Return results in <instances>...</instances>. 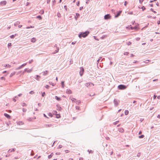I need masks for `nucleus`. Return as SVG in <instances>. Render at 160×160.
Instances as JSON below:
<instances>
[{
    "label": "nucleus",
    "mask_w": 160,
    "mask_h": 160,
    "mask_svg": "<svg viewBox=\"0 0 160 160\" xmlns=\"http://www.w3.org/2000/svg\"><path fill=\"white\" fill-rule=\"evenodd\" d=\"M88 31H86L85 32H81L78 35V37L80 38H81L82 37L85 38L87 37L89 33Z\"/></svg>",
    "instance_id": "1"
},
{
    "label": "nucleus",
    "mask_w": 160,
    "mask_h": 160,
    "mask_svg": "<svg viewBox=\"0 0 160 160\" xmlns=\"http://www.w3.org/2000/svg\"><path fill=\"white\" fill-rule=\"evenodd\" d=\"M118 88L120 90H123L127 88V86L124 85H120L118 87Z\"/></svg>",
    "instance_id": "2"
},
{
    "label": "nucleus",
    "mask_w": 160,
    "mask_h": 160,
    "mask_svg": "<svg viewBox=\"0 0 160 160\" xmlns=\"http://www.w3.org/2000/svg\"><path fill=\"white\" fill-rule=\"evenodd\" d=\"M119 100H117L116 99H114V106H117L118 104V103H119Z\"/></svg>",
    "instance_id": "3"
},
{
    "label": "nucleus",
    "mask_w": 160,
    "mask_h": 160,
    "mask_svg": "<svg viewBox=\"0 0 160 160\" xmlns=\"http://www.w3.org/2000/svg\"><path fill=\"white\" fill-rule=\"evenodd\" d=\"M111 18V16L109 14H107L104 16V18L105 19L107 20Z\"/></svg>",
    "instance_id": "4"
},
{
    "label": "nucleus",
    "mask_w": 160,
    "mask_h": 160,
    "mask_svg": "<svg viewBox=\"0 0 160 160\" xmlns=\"http://www.w3.org/2000/svg\"><path fill=\"white\" fill-rule=\"evenodd\" d=\"M91 84L92 85V86L94 85V84L92 82L86 83L85 84V85L87 87H89L91 86Z\"/></svg>",
    "instance_id": "5"
},
{
    "label": "nucleus",
    "mask_w": 160,
    "mask_h": 160,
    "mask_svg": "<svg viewBox=\"0 0 160 160\" xmlns=\"http://www.w3.org/2000/svg\"><path fill=\"white\" fill-rule=\"evenodd\" d=\"M84 71V70L83 68L80 69V70L79 72V73L81 76H82V75L83 74Z\"/></svg>",
    "instance_id": "6"
},
{
    "label": "nucleus",
    "mask_w": 160,
    "mask_h": 160,
    "mask_svg": "<svg viewBox=\"0 0 160 160\" xmlns=\"http://www.w3.org/2000/svg\"><path fill=\"white\" fill-rule=\"evenodd\" d=\"M7 2L6 1H3L0 2V5L2 6L5 5L6 4Z\"/></svg>",
    "instance_id": "7"
},
{
    "label": "nucleus",
    "mask_w": 160,
    "mask_h": 160,
    "mask_svg": "<svg viewBox=\"0 0 160 160\" xmlns=\"http://www.w3.org/2000/svg\"><path fill=\"white\" fill-rule=\"evenodd\" d=\"M122 12V11H118V13L116 15H115V18H118V16H119L121 14V12Z\"/></svg>",
    "instance_id": "8"
},
{
    "label": "nucleus",
    "mask_w": 160,
    "mask_h": 160,
    "mask_svg": "<svg viewBox=\"0 0 160 160\" xmlns=\"http://www.w3.org/2000/svg\"><path fill=\"white\" fill-rule=\"evenodd\" d=\"M52 126H53V125L51 124H46L44 125V126L43 127L47 128V127H52Z\"/></svg>",
    "instance_id": "9"
},
{
    "label": "nucleus",
    "mask_w": 160,
    "mask_h": 160,
    "mask_svg": "<svg viewBox=\"0 0 160 160\" xmlns=\"http://www.w3.org/2000/svg\"><path fill=\"white\" fill-rule=\"evenodd\" d=\"M67 93L70 94L72 93V91L70 89H67L66 91Z\"/></svg>",
    "instance_id": "10"
},
{
    "label": "nucleus",
    "mask_w": 160,
    "mask_h": 160,
    "mask_svg": "<svg viewBox=\"0 0 160 160\" xmlns=\"http://www.w3.org/2000/svg\"><path fill=\"white\" fill-rule=\"evenodd\" d=\"M4 115L8 119H9L10 118V116L8 114L5 113L4 114Z\"/></svg>",
    "instance_id": "11"
},
{
    "label": "nucleus",
    "mask_w": 160,
    "mask_h": 160,
    "mask_svg": "<svg viewBox=\"0 0 160 160\" xmlns=\"http://www.w3.org/2000/svg\"><path fill=\"white\" fill-rule=\"evenodd\" d=\"M31 41L32 42H34L36 41V39L35 38H33L31 39Z\"/></svg>",
    "instance_id": "12"
},
{
    "label": "nucleus",
    "mask_w": 160,
    "mask_h": 160,
    "mask_svg": "<svg viewBox=\"0 0 160 160\" xmlns=\"http://www.w3.org/2000/svg\"><path fill=\"white\" fill-rule=\"evenodd\" d=\"M55 98L58 101H60L61 100V99L60 98L58 97L57 96H55Z\"/></svg>",
    "instance_id": "13"
},
{
    "label": "nucleus",
    "mask_w": 160,
    "mask_h": 160,
    "mask_svg": "<svg viewBox=\"0 0 160 160\" xmlns=\"http://www.w3.org/2000/svg\"><path fill=\"white\" fill-rule=\"evenodd\" d=\"M131 29H136L137 28V26H135L134 27H131Z\"/></svg>",
    "instance_id": "14"
},
{
    "label": "nucleus",
    "mask_w": 160,
    "mask_h": 160,
    "mask_svg": "<svg viewBox=\"0 0 160 160\" xmlns=\"http://www.w3.org/2000/svg\"><path fill=\"white\" fill-rule=\"evenodd\" d=\"M123 131H124V130H123V129L122 128H120L119 129V131L120 132H123Z\"/></svg>",
    "instance_id": "15"
},
{
    "label": "nucleus",
    "mask_w": 160,
    "mask_h": 160,
    "mask_svg": "<svg viewBox=\"0 0 160 160\" xmlns=\"http://www.w3.org/2000/svg\"><path fill=\"white\" fill-rule=\"evenodd\" d=\"M80 16V14L78 13H76V16H75V18L76 20L77 19V18Z\"/></svg>",
    "instance_id": "16"
},
{
    "label": "nucleus",
    "mask_w": 160,
    "mask_h": 160,
    "mask_svg": "<svg viewBox=\"0 0 160 160\" xmlns=\"http://www.w3.org/2000/svg\"><path fill=\"white\" fill-rule=\"evenodd\" d=\"M15 149H10L8 151V152H14L15 151Z\"/></svg>",
    "instance_id": "17"
},
{
    "label": "nucleus",
    "mask_w": 160,
    "mask_h": 160,
    "mask_svg": "<svg viewBox=\"0 0 160 160\" xmlns=\"http://www.w3.org/2000/svg\"><path fill=\"white\" fill-rule=\"evenodd\" d=\"M48 72V71L47 70L43 72L42 73H43V75H46L47 74Z\"/></svg>",
    "instance_id": "18"
},
{
    "label": "nucleus",
    "mask_w": 160,
    "mask_h": 160,
    "mask_svg": "<svg viewBox=\"0 0 160 160\" xmlns=\"http://www.w3.org/2000/svg\"><path fill=\"white\" fill-rule=\"evenodd\" d=\"M40 76H39L37 75L36 76V77H35V79L36 80L39 81V78H40Z\"/></svg>",
    "instance_id": "19"
},
{
    "label": "nucleus",
    "mask_w": 160,
    "mask_h": 160,
    "mask_svg": "<svg viewBox=\"0 0 160 160\" xmlns=\"http://www.w3.org/2000/svg\"><path fill=\"white\" fill-rule=\"evenodd\" d=\"M15 73H16V72H13L11 74H10V77H12V76L13 75H14Z\"/></svg>",
    "instance_id": "20"
},
{
    "label": "nucleus",
    "mask_w": 160,
    "mask_h": 160,
    "mask_svg": "<svg viewBox=\"0 0 160 160\" xmlns=\"http://www.w3.org/2000/svg\"><path fill=\"white\" fill-rule=\"evenodd\" d=\"M17 123L19 125H22L23 124V123L22 122H17Z\"/></svg>",
    "instance_id": "21"
},
{
    "label": "nucleus",
    "mask_w": 160,
    "mask_h": 160,
    "mask_svg": "<svg viewBox=\"0 0 160 160\" xmlns=\"http://www.w3.org/2000/svg\"><path fill=\"white\" fill-rule=\"evenodd\" d=\"M17 34H15V35H12L10 36V37L12 38H13Z\"/></svg>",
    "instance_id": "22"
},
{
    "label": "nucleus",
    "mask_w": 160,
    "mask_h": 160,
    "mask_svg": "<svg viewBox=\"0 0 160 160\" xmlns=\"http://www.w3.org/2000/svg\"><path fill=\"white\" fill-rule=\"evenodd\" d=\"M20 23V22H19L18 21L17 22L15 23L14 26H17Z\"/></svg>",
    "instance_id": "23"
},
{
    "label": "nucleus",
    "mask_w": 160,
    "mask_h": 160,
    "mask_svg": "<svg viewBox=\"0 0 160 160\" xmlns=\"http://www.w3.org/2000/svg\"><path fill=\"white\" fill-rule=\"evenodd\" d=\"M4 67H8L9 68H10L11 67V66L9 64H6L5 65Z\"/></svg>",
    "instance_id": "24"
},
{
    "label": "nucleus",
    "mask_w": 160,
    "mask_h": 160,
    "mask_svg": "<svg viewBox=\"0 0 160 160\" xmlns=\"http://www.w3.org/2000/svg\"><path fill=\"white\" fill-rule=\"evenodd\" d=\"M71 100L72 102H75L76 101V99L73 98H72Z\"/></svg>",
    "instance_id": "25"
},
{
    "label": "nucleus",
    "mask_w": 160,
    "mask_h": 160,
    "mask_svg": "<svg viewBox=\"0 0 160 160\" xmlns=\"http://www.w3.org/2000/svg\"><path fill=\"white\" fill-rule=\"evenodd\" d=\"M62 86V88H64V81H62L61 83Z\"/></svg>",
    "instance_id": "26"
},
{
    "label": "nucleus",
    "mask_w": 160,
    "mask_h": 160,
    "mask_svg": "<svg viewBox=\"0 0 160 160\" xmlns=\"http://www.w3.org/2000/svg\"><path fill=\"white\" fill-rule=\"evenodd\" d=\"M49 83L50 85H52V86H54L55 85V84L52 83V82H49Z\"/></svg>",
    "instance_id": "27"
},
{
    "label": "nucleus",
    "mask_w": 160,
    "mask_h": 160,
    "mask_svg": "<svg viewBox=\"0 0 160 160\" xmlns=\"http://www.w3.org/2000/svg\"><path fill=\"white\" fill-rule=\"evenodd\" d=\"M128 113V111L127 110H126L125 111V115H127Z\"/></svg>",
    "instance_id": "28"
},
{
    "label": "nucleus",
    "mask_w": 160,
    "mask_h": 160,
    "mask_svg": "<svg viewBox=\"0 0 160 160\" xmlns=\"http://www.w3.org/2000/svg\"><path fill=\"white\" fill-rule=\"evenodd\" d=\"M101 58H102L101 57H100L99 58V59H98V60H97V64L99 62V61L100 60V59H101Z\"/></svg>",
    "instance_id": "29"
},
{
    "label": "nucleus",
    "mask_w": 160,
    "mask_h": 160,
    "mask_svg": "<svg viewBox=\"0 0 160 160\" xmlns=\"http://www.w3.org/2000/svg\"><path fill=\"white\" fill-rule=\"evenodd\" d=\"M144 137V136L143 135H141L139 136V138H143Z\"/></svg>",
    "instance_id": "30"
},
{
    "label": "nucleus",
    "mask_w": 160,
    "mask_h": 160,
    "mask_svg": "<svg viewBox=\"0 0 160 160\" xmlns=\"http://www.w3.org/2000/svg\"><path fill=\"white\" fill-rule=\"evenodd\" d=\"M27 64V63H24L21 66L22 67V68L24 67Z\"/></svg>",
    "instance_id": "31"
},
{
    "label": "nucleus",
    "mask_w": 160,
    "mask_h": 160,
    "mask_svg": "<svg viewBox=\"0 0 160 160\" xmlns=\"http://www.w3.org/2000/svg\"><path fill=\"white\" fill-rule=\"evenodd\" d=\"M21 68H22V67L20 66L19 67H18V68H16V70H18L21 69Z\"/></svg>",
    "instance_id": "32"
},
{
    "label": "nucleus",
    "mask_w": 160,
    "mask_h": 160,
    "mask_svg": "<svg viewBox=\"0 0 160 160\" xmlns=\"http://www.w3.org/2000/svg\"><path fill=\"white\" fill-rule=\"evenodd\" d=\"M37 18H38L39 19H42L41 16L40 15L37 16Z\"/></svg>",
    "instance_id": "33"
},
{
    "label": "nucleus",
    "mask_w": 160,
    "mask_h": 160,
    "mask_svg": "<svg viewBox=\"0 0 160 160\" xmlns=\"http://www.w3.org/2000/svg\"><path fill=\"white\" fill-rule=\"evenodd\" d=\"M48 115L50 117H52V114L50 112H49L48 113Z\"/></svg>",
    "instance_id": "34"
},
{
    "label": "nucleus",
    "mask_w": 160,
    "mask_h": 160,
    "mask_svg": "<svg viewBox=\"0 0 160 160\" xmlns=\"http://www.w3.org/2000/svg\"><path fill=\"white\" fill-rule=\"evenodd\" d=\"M30 155L32 156H33L34 155V152L32 150V151Z\"/></svg>",
    "instance_id": "35"
},
{
    "label": "nucleus",
    "mask_w": 160,
    "mask_h": 160,
    "mask_svg": "<svg viewBox=\"0 0 160 160\" xmlns=\"http://www.w3.org/2000/svg\"><path fill=\"white\" fill-rule=\"evenodd\" d=\"M40 13L41 14H42L44 13V11L43 10H42L40 11Z\"/></svg>",
    "instance_id": "36"
},
{
    "label": "nucleus",
    "mask_w": 160,
    "mask_h": 160,
    "mask_svg": "<svg viewBox=\"0 0 160 160\" xmlns=\"http://www.w3.org/2000/svg\"><path fill=\"white\" fill-rule=\"evenodd\" d=\"M32 71V69H28V70L27 71L28 72H31Z\"/></svg>",
    "instance_id": "37"
},
{
    "label": "nucleus",
    "mask_w": 160,
    "mask_h": 160,
    "mask_svg": "<svg viewBox=\"0 0 160 160\" xmlns=\"http://www.w3.org/2000/svg\"><path fill=\"white\" fill-rule=\"evenodd\" d=\"M150 10L152 11L154 13H156V12L154 11L153 10V9H152V8H151L150 9Z\"/></svg>",
    "instance_id": "38"
},
{
    "label": "nucleus",
    "mask_w": 160,
    "mask_h": 160,
    "mask_svg": "<svg viewBox=\"0 0 160 160\" xmlns=\"http://www.w3.org/2000/svg\"><path fill=\"white\" fill-rule=\"evenodd\" d=\"M29 93L30 94H33L34 93V92L33 91H31L29 92Z\"/></svg>",
    "instance_id": "39"
},
{
    "label": "nucleus",
    "mask_w": 160,
    "mask_h": 160,
    "mask_svg": "<svg viewBox=\"0 0 160 160\" xmlns=\"http://www.w3.org/2000/svg\"><path fill=\"white\" fill-rule=\"evenodd\" d=\"M119 122V121H116V122H114L113 123V124L114 125H116V124H117Z\"/></svg>",
    "instance_id": "40"
},
{
    "label": "nucleus",
    "mask_w": 160,
    "mask_h": 160,
    "mask_svg": "<svg viewBox=\"0 0 160 160\" xmlns=\"http://www.w3.org/2000/svg\"><path fill=\"white\" fill-rule=\"evenodd\" d=\"M59 50V48H57V50L55 51V53H57L58 52V51ZM55 53V52L54 53Z\"/></svg>",
    "instance_id": "41"
},
{
    "label": "nucleus",
    "mask_w": 160,
    "mask_h": 160,
    "mask_svg": "<svg viewBox=\"0 0 160 160\" xmlns=\"http://www.w3.org/2000/svg\"><path fill=\"white\" fill-rule=\"evenodd\" d=\"M131 44V42H127V44L128 45H129Z\"/></svg>",
    "instance_id": "42"
},
{
    "label": "nucleus",
    "mask_w": 160,
    "mask_h": 160,
    "mask_svg": "<svg viewBox=\"0 0 160 160\" xmlns=\"http://www.w3.org/2000/svg\"><path fill=\"white\" fill-rule=\"evenodd\" d=\"M80 101L79 100V101H76V104H79L80 103Z\"/></svg>",
    "instance_id": "43"
},
{
    "label": "nucleus",
    "mask_w": 160,
    "mask_h": 160,
    "mask_svg": "<svg viewBox=\"0 0 160 160\" xmlns=\"http://www.w3.org/2000/svg\"><path fill=\"white\" fill-rule=\"evenodd\" d=\"M33 62V59H32L31 60H29L28 62V63H29V64H30L32 62Z\"/></svg>",
    "instance_id": "44"
},
{
    "label": "nucleus",
    "mask_w": 160,
    "mask_h": 160,
    "mask_svg": "<svg viewBox=\"0 0 160 160\" xmlns=\"http://www.w3.org/2000/svg\"><path fill=\"white\" fill-rule=\"evenodd\" d=\"M62 146L61 145H60L58 146V147L57 148L59 149V148H62Z\"/></svg>",
    "instance_id": "45"
},
{
    "label": "nucleus",
    "mask_w": 160,
    "mask_h": 160,
    "mask_svg": "<svg viewBox=\"0 0 160 160\" xmlns=\"http://www.w3.org/2000/svg\"><path fill=\"white\" fill-rule=\"evenodd\" d=\"M22 105L23 106H27V104L25 103H23L22 104Z\"/></svg>",
    "instance_id": "46"
},
{
    "label": "nucleus",
    "mask_w": 160,
    "mask_h": 160,
    "mask_svg": "<svg viewBox=\"0 0 160 160\" xmlns=\"http://www.w3.org/2000/svg\"><path fill=\"white\" fill-rule=\"evenodd\" d=\"M141 8L142 9V10L143 11L144 10H145L146 9L145 8V7L143 6Z\"/></svg>",
    "instance_id": "47"
},
{
    "label": "nucleus",
    "mask_w": 160,
    "mask_h": 160,
    "mask_svg": "<svg viewBox=\"0 0 160 160\" xmlns=\"http://www.w3.org/2000/svg\"><path fill=\"white\" fill-rule=\"evenodd\" d=\"M149 61H150V60H147L145 61L144 62H145L146 63H148V62Z\"/></svg>",
    "instance_id": "48"
},
{
    "label": "nucleus",
    "mask_w": 160,
    "mask_h": 160,
    "mask_svg": "<svg viewBox=\"0 0 160 160\" xmlns=\"http://www.w3.org/2000/svg\"><path fill=\"white\" fill-rule=\"evenodd\" d=\"M128 53H129L128 52H126L124 53V54L125 55H128Z\"/></svg>",
    "instance_id": "49"
},
{
    "label": "nucleus",
    "mask_w": 160,
    "mask_h": 160,
    "mask_svg": "<svg viewBox=\"0 0 160 160\" xmlns=\"http://www.w3.org/2000/svg\"><path fill=\"white\" fill-rule=\"evenodd\" d=\"M45 95V92H43L42 93V97H44V96Z\"/></svg>",
    "instance_id": "50"
},
{
    "label": "nucleus",
    "mask_w": 160,
    "mask_h": 160,
    "mask_svg": "<svg viewBox=\"0 0 160 160\" xmlns=\"http://www.w3.org/2000/svg\"><path fill=\"white\" fill-rule=\"evenodd\" d=\"M22 111H23V112H26L27 111V109H25L24 108H22Z\"/></svg>",
    "instance_id": "51"
},
{
    "label": "nucleus",
    "mask_w": 160,
    "mask_h": 160,
    "mask_svg": "<svg viewBox=\"0 0 160 160\" xmlns=\"http://www.w3.org/2000/svg\"><path fill=\"white\" fill-rule=\"evenodd\" d=\"M88 152H89V153H92L93 152V151H92V150H91L90 151H89V150H88Z\"/></svg>",
    "instance_id": "52"
},
{
    "label": "nucleus",
    "mask_w": 160,
    "mask_h": 160,
    "mask_svg": "<svg viewBox=\"0 0 160 160\" xmlns=\"http://www.w3.org/2000/svg\"><path fill=\"white\" fill-rule=\"evenodd\" d=\"M89 1L90 0H86V3H87V4H88L89 3Z\"/></svg>",
    "instance_id": "53"
},
{
    "label": "nucleus",
    "mask_w": 160,
    "mask_h": 160,
    "mask_svg": "<svg viewBox=\"0 0 160 160\" xmlns=\"http://www.w3.org/2000/svg\"><path fill=\"white\" fill-rule=\"evenodd\" d=\"M11 46V43H9L8 44V47H9V46Z\"/></svg>",
    "instance_id": "54"
},
{
    "label": "nucleus",
    "mask_w": 160,
    "mask_h": 160,
    "mask_svg": "<svg viewBox=\"0 0 160 160\" xmlns=\"http://www.w3.org/2000/svg\"><path fill=\"white\" fill-rule=\"evenodd\" d=\"M49 87V86L48 85H46V86H45V88L47 89H48Z\"/></svg>",
    "instance_id": "55"
},
{
    "label": "nucleus",
    "mask_w": 160,
    "mask_h": 160,
    "mask_svg": "<svg viewBox=\"0 0 160 160\" xmlns=\"http://www.w3.org/2000/svg\"><path fill=\"white\" fill-rule=\"evenodd\" d=\"M64 9L66 10H67V6H64Z\"/></svg>",
    "instance_id": "56"
},
{
    "label": "nucleus",
    "mask_w": 160,
    "mask_h": 160,
    "mask_svg": "<svg viewBox=\"0 0 160 160\" xmlns=\"http://www.w3.org/2000/svg\"><path fill=\"white\" fill-rule=\"evenodd\" d=\"M57 15L58 17H59L60 16V14L59 12H58L57 13Z\"/></svg>",
    "instance_id": "57"
},
{
    "label": "nucleus",
    "mask_w": 160,
    "mask_h": 160,
    "mask_svg": "<svg viewBox=\"0 0 160 160\" xmlns=\"http://www.w3.org/2000/svg\"><path fill=\"white\" fill-rule=\"evenodd\" d=\"M140 156V153H138L137 155V156L138 157H139Z\"/></svg>",
    "instance_id": "58"
},
{
    "label": "nucleus",
    "mask_w": 160,
    "mask_h": 160,
    "mask_svg": "<svg viewBox=\"0 0 160 160\" xmlns=\"http://www.w3.org/2000/svg\"><path fill=\"white\" fill-rule=\"evenodd\" d=\"M128 3V2L127 1H125L124 3V5L125 6H126L127 5V4Z\"/></svg>",
    "instance_id": "59"
},
{
    "label": "nucleus",
    "mask_w": 160,
    "mask_h": 160,
    "mask_svg": "<svg viewBox=\"0 0 160 160\" xmlns=\"http://www.w3.org/2000/svg\"><path fill=\"white\" fill-rule=\"evenodd\" d=\"M1 80H5V78L4 77H2L1 78Z\"/></svg>",
    "instance_id": "60"
},
{
    "label": "nucleus",
    "mask_w": 160,
    "mask_h": 160,
    "mask_svg": "<svg viewBox=\"0 0 160 160\" xmlns=\"http://www.w3.org/2000/svg\"><path fill=\"white\" fill-rule=\"evenodd\" d=\"M138 61H134L133 62V63H138Z\"/></svg>",
    "instance_id": "61"
},
{
    "label": "nucleus",
    "mask_w": 160,
    "mask_h": 160,
    "mask_svg": "<svg viewBox=\"0 0 160 160\" xmlns=\"http://www.w3.org/2000/svg\"><path fill=\"white\" fill-rule=\"evenodd\" d=\"M28 121H31L32 120V119L30 118H29L28 119Z\"/></svg>",
    "instance_id": "62"
},
{
    "label": "nucleus",
    "mask_w": 160,
    "mask_h": 160,
    "mask_svg": "<svg viewBox=\"0 0 160 160\" xmlns=\"http://www.w3.org/2000/svg\"><path fill=\"white\" fill-rule=\"evenodd\" d=\"M60 115H59V114L57 115V118H60Z\"/></svg>",
    "instance_id": "63"
},
{
    "label": "nucleus",
    "mask_w": 160,
    "mask_h": 160,
    "mask_svg": "<svg viewBox=\"0 0 160 160\" xmlns=\"http://www.w3.org/2000/svg\"><path fill=\"white\" fill-rule=\"evenodd\" d=\"M83 7H80V8H79V10H81L83 9Z\"/></svg>",
    "instance_id": "64"
}]
</instances>
